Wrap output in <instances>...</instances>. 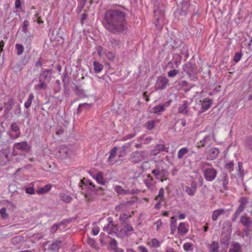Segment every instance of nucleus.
<instances>
[{"instance_id": "nucleus-1", "label": "nucleus", "mask_w": 252, "mask_h": 252, "mask_svg": "<svg viewBox=\"0 0 252 252\" xmlns=\"http://www.w3.org/2000/svg\"><path fill=\"white\" fill-rule=\"evenodd\" d=\"M126 16L125 13L120 10L107 11L104 15L105 28L113 33L126 32L127 29Z\"/></svg>"}, {"instance_id": "nucleus-2", "label": "nucleus", "mask_w": 252, "mask_h": 252, "mask_svg": "<svg viewBox=\"0 0 252 252\" xmlns=\"http://www.w3.org/2000/svg\"><path fill=\"white\" fill-rule=\"evenodd\" d=\"M203 175L206 181L212 182L216 178L217 172L214 168H209L203 171Z\"/></svg>"}, {"instance_id": "nucleus-3", "label": "nucleus", "mask_w": 252, "mask_h": 252, "mask_svg": "<svg viewBox=\"0 0 252 252\" xmlns=\"http://www.w3.org/2000/svg\"><path fill=\"white\" fill-rule=\"evenodd\" d=\"M145 153L144 152L136 151L132 153L130 155L132 162L137 163L144 159Z\"/></svg>"}, {"instance_id": "nucleus-4", "label": "nucleus", "mask_w": 252, "mask_h": 252, "mask_svg": "<svg viewBox=\"0 0 252 252\" xmlns=\"http://www.w3.org/2000/svg\"><path fill=\"white\" fill-rule=\"evenodd\" d=\"M220 153L218 149L216 148H212L206 151V158L208 160L215 159Z\"/></svg>"}, {"instance_id": "nucleus-5", "label": "nucleus", "mask_w": 252, "mask_h": 252, "mask_svg": "<svg viewBox=\"0 0 252 252\" xmlns=\"http://www.w3.org/2000/svg\"><path fill=\"white\" fill-rule=\"evenodd\" d=\"M168 83L169 80L166 77H159L156 84V89L160 90L164 89Z\"/></svg>"}, {"instance_id": "nucleus-6", "label": "nucleus", "mask_w": 252, "mask_h": 252, "mask_svg": "<svg viewBox=\"0 0 252 252\" xmlns=\"http://www.w3.org/2000/svg\"><path fill=\"white\" fill-rule=\"evenodd\" d=\"M13 148L19 150L29 151L31 149V146L28 144V142L23 141L15 143Z\"/></svg>"}, {"instance_id": "nucleus-7", "label": "nucleus", "mask_w": 252, "mask_h": 252, "mask_svg": "<svg viewBox=\"0 0 252 252\" xmlns=\"http://www.w3.org/2000/svg\"><path fill=\"white\" fill-rule=\"evenodd\" d=\"M91 175L98 184L101 185H105L106 181L104 177V174L102 172L99 171L96 174H91Z\"/></svg>"}, {"instance_id": "nucleus-8", "label": "nucleus", "mask_w": 252, "mask_h": 252, "mask_svg": "<svg viewBox=\"0 0 252 252\" xmlns=\"http://www.w3.org/2000/svg\"><path fill=\"white\" fill-rule=\"evenodd\" d=\"M212 135H207L204 137V138L198 141L196 144V147L198 149L204 147L206 145L209 144L212 141Z\"/></svg>"}, {"instance_id": "nucleus-9", "label": "nucleus", "mask_w": 252, "mask_h": 252, "mask_svg": "<svg viewBox=\"0 0 252 252\" xmlns=\"http://www.w3.org/2000/svg\"><path fill=\"white\" fill-rule=\"evenodd\" d=\"M197 185L196 183L192 181L190 183V187L186 186L185 188V191L190 196H192L194 194L196 190Z\"/></svg>"}, {"instance_id": "nucleus-10", "label": "nucleus", "mask_w": 252, "mask_h": 252, "mask_svg": "<svg viewBox=\"0 0 252 252\" xmlns=\"http://www.w3.org/2000/svg\"><path fill=\"white\" fill-rule=\"evenodd\" d=\"M201 109L202 112H205L210 108L212 103V100L209 98H205L200 100Z\"/></svg>"}, {"instance_id": "nucleus-11", "label": "nucleus", "mask_w": 252, "mask_h": 252, "mask_svg": "<svg viewBox=\"0 0 252 252\" xmlns=\"http://www.w3.org/2000/svg\"><path fill=\"white\" fill-rule=\"evenodd\" d=\"M248 202V199L246 197H242L240 200V205L237 210L235 211V215L236 217L240 214L245 208V206Z\"/></svg>"}, {"instance_id": "nucleus-12", "label": "nucleus", "mask_w": 252, "mask_h": 252, "mask_svg": "<svg viewBox=\"0 0 252 252\" xmlns=\"http://www.w3.org/2000/svg\"><path fill=\"white\" fill-rule=\"evenodd\" d=\"M188 102L187 100H184L182 103L179 105L178 112L180 114L188 115L189 113V108L188 106Z\"/></svg>"}, {"instance_id": "nucleus-13", "label": "nucleus", "mask_w": 252, "mask_h": 252, "mask_svg": "<svg viewBox=\"0 0 252 252\" xmlns=\"http://www.w3.org/2000/svg\"><path fill=\"white\" fill-rule=\"evenodd\" d=\"M146 244L151 248L157 249L160 247L161 243L158 239L154 238L150 239Z\"/></svg>"}, {"instance_id": "nucleus-14", "label": "nucleus", "mask_w": 252, "mask_h": 252, "mask_svg": "<svg viewBox=\"0 0 252 252\" xmlns=\"http://www.w3.org/2000/svg\"><path fill=\"white\" fill-rule=\"evenodd\" d=\"M232 232V224L230 221H226L223 222L222 232L225 233L227 235H229Z\"/></svg>"}, {"instance_id": "nucleus-15", "label": "nucleus", "mask_w": 252, "mask_h": 252, "mask_svg": "<svg viewBox=\"0 0 252 252\" xmlns=\"http://www.w3.org/2000/svg\"><path fill=\"white\" fill-rule=\"evenodd\" d=\"M117 148L116 147L113 148L110 151V155L108 158L109 163L113 165L117 162V160L115 159L116 156Z\"/></svg>"}, {"instance_id": "nucleus-16", "label": "nucleus", "mask_w": 252, "mask_h": 252, "mask_svg": "<svg viewBox=\"0 0 252 252\" xmlns=\"http://www.w3.org/2000/svg\"><path fill=\"white\" fill-rule=\"evenodd\" d=\"M225 211L223 209H217L214 211L212 214V219L213 221H216L218 218L224 214Z\"/></svg>"}, {"instance_id": "nucleus-17", "label": "nucleus", "mask_w": 252, "mask_h": 252, "mask_svg": "<svg viewBox=\"0 0 252 252\" xmlns=\"http://www.w3.org/2000/svg\"><path fill=\"white\" fill-rule=\"evenodd\" d=\"M184 70L187 73L190 74L191 73H194L196 71V68L194 65H192L190 63H187L183 66Z\"/></svg>"}, {"instance_id": "nucleus-18", "label": "nucleus", "mask_w": 252, "mask_h": 252, "mask_svg": "<svg viewBox=\"0 0 252 252\" xmlns=\"http://www.w3.org/2000/svg\"><path fill=\"white\" fill-rule=\"evenodd\" d=\"M219 243L213 241L208 245L209 252H219Z\"/></svg>"}, {"instance_id": "nucleus-19", "label": "nucleus", "mask_w": 252, "mask_h": 252, "mask_svg": "<svg viewBox=\"0 0 252 252\" xmlns=\"http://www.w3.org/2000/svg\"><path fill=\"white\" fill-rule=\"evenodd\" d=\"M144 183L149 189L152 188L155 185L154 180L150 174L147 175V178L145 180Z\"/></svg>"}, {"instance_id": "nucleus-20", "label": "nucleus", "mask_w": 252, "mask_h": 252, "mask_svg": "<svg viewBox=\"0 0 252 252\" xmlns=\"http://www.w3.org/2000/svg\"><path fill=\"white\" fill-rule=\"evenodd\" d=\"M228 252H242V248L240 244L237 242L233 243Z\"/></svg>"}, {"instance_id": "nucleus-21", "label": "nucleus", "mask_w": 252, "mask_h": 252, "mask_svg": "<svg viewBox=\"0 0 252 252\" xmlns=\"http://www.w3.org/2000/svg\"><path fill=\"white\" fill-rule=\"evenodd\" d=\"M103 230L107 231L109 234H112L115 232L116 226H115L112 222H109L107 226L104 227Z\"/></svg>"}, {"instance_id": "nucleus-22", "label": "nucleus", "mask_w": 252, "mask_h": 252, "mask_svg": "<svg viewBox=\"0 0 252 252\" xmlns=\"http://www.w3.org/2000/svg\"><path fill=\"white\" fill-rule=\"evenodd\" d=\"M244 145L246 150L252 152V137H248L245 141Z\"/></svg>"}, {"instance_id": "nucleus-23", "label": "nucleus", "mask_w": 252, "mask_h": 252, "mask_svg": "<svg viewBox=\"0 0 252 252\" xmlns=\"http://www.w3.org/2000/svg\"><path fill=\"white\" fill-rule=\"evenodd\" d=\"M188 231V229L187 228L186 224L184 222H181L178 227V233L182 235H185Z\"/></svg>"}, {"instance_id": "nucleus-24", "label": "nucleus", "mask_w": 252, "mask_h": 252, "mask_svg": "<svg viewBox=\"0 0 252 252\" xmlns=\"http://www.w3.org/2000/svg\"><path fill=\"white\" fill-rule=\"evenodd\" d=\"M59 153L61 158H65L68 155V150L66 147L62 146L60 148Z\"/></svg>"}, {"instance_id": "nucleus-25", "label": "nucleus", "mask_w": 252, "mask_h": 252, "mask_svg": "<svg viewBox=\"0 0 252 252\" xmlns=\"http://www.w3.org/2000/svg\"><path fill=\"white\" fill-rule=\"evenodd\" d=\"M240 221L245 226L247 227H250L251 223L250 218L246 215L241 217L240 219Z\"/></svg>"}, {"instance_id": "nucleus-26", "label": "nucleus", "mask_w": 252, "mask_h": 252, "mask_svg": "<svg viewBox=\"0 0 252 252\" xmlns=\"http://www.w3.org/2000/svg\"><path fill=\"white\" fill-rule=\"evenodd\" d=\"M14 103V101L12 99H10L8 101L4 103L5 113H8L12 109Z\"/></svg>"}, {"instance_id": "nucleus-27", "label": "nucleus", "mask_w": 252, "mask_h": 252, "mask_svg": "<svg viewBox=\"0 0 252 252\" xmlns=\"http://www.w3.org/2000/svg\"><path fill=\"white\" fill-rule=\"evenodd\" d=\"M52 188L50 184H47L43 188H41L36 190V193L38 194H41L49 191Z\"/></svg>"}, {"instance_id": "nucleus-28", "label": "nucleus", "mask_w": 252, "mask_h": 252, "mask_svg": "<svg viewBox=\"0 0 252 252\" xmlns=\"http://www.w3.org/2000/svg\"><path fill=\"white\" fill-rule=\"evenodd\" d=\"M189 152V150L186 147L180 149L178 152L177 157L179 159L182 158Z\"/></svg>"}, {"instance_id": "nucleus-29", "label": "nucleus", "mask_w": 252, "mask_h": 252, "mask_svg": "<svg viewBox=\"0 0 252 252\" xmlns=\"http://www.w3.org/2000/svg\"><path fill=\"white\" fill-rule=\"evenodd\" d=\"M35 89H45L46 88V85L45 83V80L43 79H39V83L35 85Z\"/></svg>"}, {"instance_id": "nucleus-30", "label": "nucleus", "mask_w": 252, "mask_h": 252, "mask_svg": "<svg viewBox=\"0 0 252 252\" xmlns=\"http://www.w3.org/2000/svg\"><path fill=\"white\" fill-rule=\"evenodd\" d=\"M168 175V172L166 171L165 170H161L160 175L159 176L158 179L160 180L161 182H163L164 181L167 180Z\"/></svg>"}, {"instance_id": "nucleus-31", "label": "nucleus", "mask_w": 252, "mask_h": 252, "mask_svg": "<svg viewBox=\"0 0 252 252\" xmlns=\"http://www.w3.org/2000/svg\"><path fill=\"white\" fill-rule=\"evenodd\" d=\"M94 71L96 73L100 72L103 68V65L96 61L94 62Z\"/></svg>"}, {"instance_id": "nucleus-32", "label": "nucleus", "mask_w": 252, "mask_h": 252, "mask_svg": "<svg viewBox=\"0 0 252 252\" xmlns=\"http://www.w3.org/2000/svg\"><path fill=\"white\" fill-rule=\"evenodd\" d=\"M34 98V95L32 93H31L28 98L27 100L25 103L24 106L26 108H29L32 103V100Z\"/></svg>"}, {"instance_id": "nucleus-33", "label": "nucleus", "mask_w": 252, "mask_h": 252, "mask_svg": "<svg viewBox=\"0 0 252 252\" xmlns=\"http://www.w3.org/2000/svg\"><path fill=\"white\" fill-rule=\"evenodd\" d=\"M156 122H158V121H149L145 124V127L149 130L152 129L155 126Z\"/></svg>"}, {"instance_id": "nucleus-34", "label": "nucleus", "mask_w": 252, "mask_h": 252, "mask_svg": "<svg viewBox=\"0 0 252 252\" xmlns=\"http://www.w3.org/2000/svg\"><path fill=\"white\" fill-rule=\"evenodd\" d=\"M164 104L157 105L153 108L154 113L158 114L164 110Z\"/></svg>"}, {"instance_id": "nucleus-35", "label": "nucleus", "mask_w": 252, "mask_h": 252, "mask_svg": "<svg viewBox=\"0 0 252 252\" xmlns=\"http://www.w3.org/2000/svg\"><path fill=\"white\" fill-rule=\"evenodd\" d=\"M164 196V190L163 188L160 189L158 195L155 197L156 200L162 201Z\"/></svg>"}, {"instance_id": "nucleus-36", "label": "nucleus", "mask_w": 252, "mask_h": 252, "mask_svg": "<svg viewBox=\"0 0 252 252\" xmlns=\"http://www.w3.org/2000/svg\"><path fill=\"white\" fill-rule=\"evenodd\" d=\"M61 200L65 203H69L72 200L71 197L67 194L62 193L61 194Z\"/></svg>"}, {"instance_id": "nucleus-37", "label": "nucleus", "mask_w": 252, "mask_h": 252, "mask_svg": "<svg viewBox=\"0 0 252 252\" xmlns=\"http://www.w3.org/2000/svg\"><path fill=\"white\" fill-rule=\"evenodd\" d=\"M51 70L49 69H44L41 72L40 75H39V78L43 79L44 80H46L47 77L49 75V74L50 73Z\"/></svg>"}, {"instance_id": "nucleus-38", "label": "nucleus", "mask_w": 252, "mask_h": 252, "mask_svg": "<svg viewBox=\"0 0 252 252\" xmlns=\"http://www.w3.org/2000/svg\"><path fill=\"white\" fill-rule=\"evenodd\" d=\"M115 190L120 194H126V191L124 190L122 187L119 185H116L114 187Z\"/></svg>"}, {"instance_id": "nucleus-39", "label": "nucleus", "mask_w": 252, "mask_h": 252, "mask_svg": "<svg viewBox=\"0 0 252 252\" xmlns=\"http://www.w3.org/2000/svg\"><path fill=\"white\" fill-rule=\"evenodd\" d=\"M15 48L17 51V54L18 55H20L23 53L24 49L22 45L20 44H16L15 45Z\"/></svg>"}, {"instance_id": "nucleus-40", "label": "nucleus", "mask_w": 252, "mask_h": 252, "mask_svg": "<svg viewBox=\"0 0 252 252\" xmlns=\"http://www.w3.org/2000/svg\"><path fill=\"white\" fill-rule=\"evenodd\" d=\"M29 26V22L28 20H25L23 23V26L22 27V30L25 33H27L28 32V28Z\"/></svg>"}, {"instance_id": "nucleus-41", "label": "nucleus", "mask_w": 252, "mask_h": 252, "mask_svg": "<svg viewBox=\"0 0 252 252\" xmlns=\"http://www.w3.org/2000/svg\"><path fill=\"white\" fill-rule=\"evenodd\" d=\"M81 183L82 184H83V185H86V184H89L90 185V186H92L93 188V189L94 190H95L96 189H95V186L94 185V184L93 183V182L91 180H88L87 181V182L85 183L83 180H81ZM102 189V188L101 187H99L98 188V189H96V190H98V189Z\"/></svg>"}, {"instance_id": "nucleus-42", "label": "nucleus", "mask_w": 252, "mask_h": 252, "mask_svg": "<svg viewBox=\"0 0 252 252\" xmlns=\"http://www.w3.org/2000/svg\"><path fill=\"white\" fill-rule=\"evenodd\" d=\"M179 71L178 70H177V69L171 70L168 72V76L169 77H175L179 73Z\"/></svg>"}, {"instance_id": "nucleus-43", "label": "nucleus", "mask_w": 252, "mask_h": 252, "mask_svg": "<svg viewBox=\"0 0 252 252\" xmlns=\"http://www.w3.org/2000/svg\"><path fill=\"white\" fill-rule=\"evenodd\" d=\"M11 129L14 132H20V128L16 123H13L11 125Z\"/></svg>"}, {"instance_id": "nucleus-44", "label": "nucleus", "mask_w": 252, "mask_h": 252, "mask_svg": "<svg viewBox=\"0 0 252 252\" xmlns=\"http://www.w3.org/2000/svg\"><path fill=\"white\" fill-rule=\"evenodd\" d=\"M106 56L108 60L112 61L115 57V54L112 52H108L106 54Z\"/></svg>"}, {"instance_id": "nucleus-45", "label": "nucleus", "mask_w": 252, "mask_h": 252, "mask_svg": "<svg viewBox=\"0 0 252 252\" xmlns=\"http://www.w3.org/2000/svg\"><path fill=\"white\" fill-rule=\"evenodd\" d=\"M242 53H237L233 58V60L235 63H238L239 61H240L241 58H242Z\"/></svg>"}, {"instance_id": "nucleus-46", "label": "nucleus", "mask_w": 252, "mask_h": 252, "mask_svg": "<svg viewBox=\"0 0 252 252\" xmlns=\"http://www.w3.org/2000/svg\"><path fill=\"white\" fill-rule=\"evenodd\" d=\"M109 245L111 248L113 250H115V248H118L117 242L115 239L111 240L109 243Z\"/></svg>"}, {"instance_id": "nucleus-47", "label": "nucleus", "mask_w": 252, "mask_h": 252, "mask_svg": "<svg viewBox=\"0 0 252 252\" xmlns=\"http://www.w3.org/2000/svg\"><path fill=\"white\" fill-rule=\"evenodd\" d=\"M85 200L87 202L89 203L94 200V198L92 195L89 194H86L85 195Z\"/></svg>"}, {"instance_id": "nucleus-48", "label": "nucleus", "mask_w": 252, "mask_h": 252, "mask_svg": "<svg viewBox=\"0 0 252 252\" xmlns=\"http://www.w3.org/2000/svg\"><path fill=\"white\" fill-rule=\"evenodd\" d=\"M0 214L3 219H5L7 217V215L6 213V209L5 208H2L0 210Z\"/></svg>"}, {"instance_id": "nucleus-49", "label": "nucleus", "mask_w": 252, "mask_h": 252, "mask_svg": "<svg viewBox=\"0 0 252 252\" xmlns=\"http://www.w3.org/2000/svg\"><path fill=\"white\" fill-rule=\"evenodd\" d=\"M160 172L161 170H159V169H156L152 171V173L155 176L156 178L158 179L159 176L160 175Z\"/></svg>"}, {"instance_id": "nucleus-50", "label": "nucleus", "mask_w": 252, "mask_h": 252, "mask_svg": "<svg viewBox=\"0 0 252 252\" xmlns=\"http://www.w3.org/2000/svg\"><path fill=\"white\" fill-rule=\"evenodd\" d=\"M26 192L28 194H33L35 193V190L33 187L27 188Z\"/></svg>"}, {"instance_id": "nucleus-51", "label": "nucleus", "mask_w": 252, "mask_h": 252, "mask_svg": "<svg viewBox=\"0 0 252 252\" xmlns=\"http://www.w3.org/2000/svg\"><path fill=\"white\" fill-rule=\"evenodd\" d=\"M191 247V245L189 243H186L183 245L184 250L185 251H189L190 250Z\"/></svg>"}, {"instance_id": "nucleus-52", "label": "nucleus", "mask_w": 252, "mask_h": 252, "mask_svg": "<svg viewBox=\"0 0 252 252\" xmlns=\"http://www.w3.org/2000/svg\"><path fill=\"white\" fill-rule=\"evenodd\" d=\"M97 52L99 57H101L103 55V49L102 46H98L97 47Z\"/></svg>"}, {"instance_id": "nucleus-53", "label": "nucleus", "mask_w": 252, "mask_h": 252, "mask_svg": "<svg viewBox=\"0 0 252 252\" xmlns=\"http://www.w3.org/2000/svg\"><path fill=\"white\" fill-rule=\"evenodd\" d=\"M139 252H148V249L143 246H140L138 247Z\"/></svg>"}, {"instance_id": "nucleus-54", "label": "nucleus", "mask_w": 252, "mask_h": 252, "mask_svg": "<svg viewBox=\"0 0 252 252\" xmlns=\"http://www.w3.org/2000/svg\"><path fill=\"white\" fill-rule=\"evenodd\" d=\"M155 224L157 226L156 229L157 231H158L162 225V221L161 220H158L155 223Z\"/></svg>"}, {"instance_id": "nucleus-55", "label": "nucleus", "mask_w": 252, "mask_h": 252, "mask_svg": "<svg viewBox=\"0 0 252 252\" xmlns=\"http://www.w3.org/2000/svg\"><path fill=\"white\" fill-rule=\"evenodd\" d=\"M93 234H94V235H97L98 233H99V228L98 227H94L93 228Z\"/></svg>"}, {"instance_id": "nucleus-56", "label": "nucleus", "mask_w": 252, "mask_h": 252, "mask_svg": "<svg viewBox=\"0 0 252 252\" xmlns=\"http://www.w3.org/2000/svg\"><path fill=\"white\" fill-rule=\"evenodd\" d=\"M125 231H132L133 230V227L129 224H127L125 226Z\"/></svg>"}, {"instance_id": "nucleus-57", "label": "nucleus", "mask_w": 252, "mask_h": 252, "mask_svg": "<svg viewBox=\"0 0 252 252\" xmlns=\"http://www.w3.org/2000/svg\"><path fill=\"white\" fill-rule=\"evenodd\" d=\"M178 60L174 62V64L176 65V67H178L179 64H180L181 63V57L179 55H178Z\"/></svg>"}, {"instance_id": "nucleus-58", "label": "nucleus", "mask_w": 252, "mask_h": 252, "mask_svg": "<svg viewBox=\"0 0 252 252\" xmlns=\"http://www.w3.org/2000/svg\"><path fill=\"white\" fill-rule=\"evenodd\" d=\"M15 6L16 8H20L21 6V0H16Z\"/></svg>"}, {"instance_id": "nucleus-59", "label": "nucleus", "mask_w": 252, "mask_h": 252, "mask_svg": "<svg viewBox=\"0 0 252 252\" xmlns=\"http://www.w3.org/2000/svg\"><path fill=\"white\" fill-rule=\"evenodd\" d=\"M143 98H145V99L146 100V101L147 102H148V101H149L150 100L149 97L147 95V92H145L143 93Z\"/></svg>"}, {"instance_id": "nucleus-60", "label": "nucleus", "mask_w": 252, "mask_h": 252, "mask_svg": "<svg viewBox=\"0 0 252 252\" xmlns=\"http://www.w3.org/2000/svg\"><path fill=\"white\" fill-rule=\"evenodd\" d=\"M234 165V163L232 162H230L229 163H228L226 164L225 167L227 169H231L233 167Z\"/></svg>"}, {"instance_id": "nucleus-61", "label": "nucleus", "mask_w": 252, "mask_h": 252, "mask_svg": "<svg viewBox=\"0 0 252 252\" xmlns=\"http://www.w3.org/2000/svg\"><path fill=\"white\" fill-rule=\"evenodd\" d=\"M58 228V226L56 224L54 225L51 228V232L52 233H54Z\"/></svg>"}, {"instance_id": "nucleus-62", "label": "nucleus", "mask_w": 252, "mask_h": 252, "mask_svg": "<svg viewBox=\"0 0 252 252\" xmlns=\"http://www.w3.org/2000/svg\"><path fill=\"white\" fill-rule=\"evenodd\" d=\"M157 202L155 205V208L157 209H158L160 207V205H161V203L162 201H159V200H157Z\"/></svg>"}, {"instance_id": "nucleus-63", "label": "nucleus", "mask_w": 252, "mask_h": 252, "mask_svg": "<svg viewBox=\"0 0 252 252\" xmlns=\"http://www.w3.org/2000/svg\"><path fill=\"white\" fill-rule=\"evenodd\" d=\"M164 146L163 145L159 144L156 146V148L159 151L163 150Z\"/></svg>"}, {"instance_id": "nucleus-64", "label": "nucleus", "mask_w": 252, "mask_h": 252, "mask_svg": "<svg viewBox=\"0 0 252 252\" xmlns=\"http://www.w3.org/2000/svg\"><path fill=\"white\" fill-rule=\"evenodd\" d=\"M115 251V252H124V251L123 249L120 248H115V249L114 250Z\"/></svg>"}]
</instances>
